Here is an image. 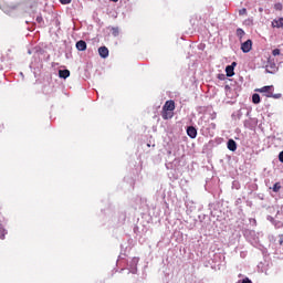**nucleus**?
<instances>
[{"label":"nucleus","instance_id":"4","mask_svg":"<svg viewBox=\"0 0 283 283\" xmlns=\"http://www.w3.org/2000/svg\"><path fill=\"white\" fill-rule=\"evenodd\" d=\"M98 54L102 59H107V56H109V49H107V46H101L98 49Z\"/></svg>","mask_w":283,"mask_h":283},{"label":"nucleus","instance_id":"23","mask_svg":"<svg viewBox=\"0 0 283 283\" xmlns=\"http://www.w3.org/2000/svg\"><path fill=\"white\" fill-rule=\"evenodd\" d=\"M36 23H43V17L38 15L36 17Z\"/></svg>","mask_w":283,"mask_h":283},{"label":"nucleus","instance_id":"12","mask_svg":"<svg viewBox=\"0 0 283 283\" xmlns=\"http://www.w3.org/2000/svg\"><path fill=\"white\" fill-rule=\"evenodd\" d=\"M6 235H8V230L0 223V240H6Z\"/></svg>","mask_w":283,"mask_h":283},{"label":"nucleus","instance_id":"16","mask_svg":"<svg viewBox=\"0 0 283 283\" xmlns=\"http://www.w3.org/2000/svg\"><path fill=\"white\" fill-rule=\"evenodd\" d=\"M281 189H282V185H280V182H276L274 184L272 191H274V193H277Z\"/></svg>","mask_w":283,"mask_h":283},{"label":"nucleus","instance_id":"7","mask_svg":"<svg viewBox=\"0 0 283 283\" xmlns=\"http://www.w3.org/2000/svg\"><path fill=\"white\" fill-rule=\"evenodd\" d=\"M276 70H277V66L275 65V63H272V61L269 60L266 64V72H269L270 74H273Z\"/></svg>","mask_w":283,"mask_h":283},{"label":"nucleus","instance_id":"21","mask_svg":"<svg viewBox=\"0 0 283 283\" xmlns=\"http://www.w3.org/2000/svg\"><path fill=\"white\" fill-rule=\"evenodd\" d=\"M274 9L281 11L282 10V3H280V2L275 3Z\"/></svg>","mask_w":283,"mask_h":283},{"label":"nucleus","instance_id":"11","mask_svg":"<svg viewBox=\"0 0 283 283\" xmlns=\"http://www.w3.org/2000/svg\"><path fill=\"white\" fill-rule=\"evenodd\" d=\"M272 28H283V18L272 21Z\"/></svg>","mask_w":283,"mask_h":283},{"label":"nucleus","instance_id":"5","mask_svg":"<svg viewBox=\"0 0 283 283\" xmlns=\"http://www.w3.org/2000/svg\"><path fill=\"white\" fill-rule=\"evenodd\" d=\"M161 117L164 118V120H169V118H174V112L163 108Z\"/></svg>","mask_w":283,"mask_h":283},{"label":"nucleus","instance_id":"30","mask_svg":"<svg viewBox=\"0 0 283 283\" xmlns=\"http://www.w3.org/2000/svg\"><path fill=\"white\" fill-rule=\"evenodd\" d=\"M259 11H260V12H262V8H261V9H259Z\"/></svg>","mask_w":283,"mask_h":283},{"label":"nucleus","instance_id":"27","mask_svg":"<svg viewBox=\"0 0 283 283\" xmlns=\"http://www.w3.org/2000/svg\"><path fill=\"white\" fill-rule=\"evenodd\" d=\"M0 132H3V124H0Z\"/></svg>","mask_w":283,"mask_h":283},{"label":"nucleus","instance_id":"9","mask_svg":"<svg viewBox=\"0 0 283 283\" xmlns=\"http://www.w3.org/2000/svg\"><path fill=\"white\" fill-rule=\"evenodd\" d=\"M228 149L230 151H235V149H238V144L235 143V140L233 139L228 140Z\"/></svg>","mask_w":283,"mask_h":283},{"label":"nucleus","instance_id":"6","mask_svg":"<svg viewBox=\"0 0 283 283\" xmlns=\"http://www.w3.org/2000/svg\"><path fill=\"white\" fill-rule=\"evenodd\" d=\"M76 49L80 52H85L87 50V43L83 40H80L78 42H76Z\"/></svg>","mask_w":283,"mask_h":283},{"label":"nucleus","instance_id":"1","mask_svg":"<svg viewBox=\"0 0 283 283\" xmlns=\"http://www.w3.org/2000/svg\"><path fill=\"white\" fill-rule=\"evenodd\" d=\"M241 50L244 54H249L250 50H253V41L247 40L241 44Z\"/></svg>","mask_w":283,"mask_h":283},{"label":"nucleus","instance_id":"24","mask_svg":"<svg viewBox=\"0 0 283 283\" xmlns=\"http://www.w3.org/2000/svg\"><path fill=\"white\" fill-rule=\"evenodd\" d=\"M279 160L280 163H283V150L279 154Z\"/></svg>","mask_w":283,"mask_h":283},{"label":"nucleus","instance_id":"3","mask_svg":"<svg viewBox=\"0 0 283 283\" xmlns=\"http://www.w3.org/2000/svg\"><path fill=\"white\" fill-rule=\"evenodd\" d=\"M274 87L273 85L270 86H263L261 88L255 90V92H259L260 94H272Z\"/></svg>","mask_w":283,"mask_h":283},{"label":"nucleus","instance_id":"29","mask_svg":"<svg viewBox=\"0 0 283 283\" xmlns=\"http://www.w3.org/2000/svg\"><path fill=\"white\" fill-rule=\"evenodd\" d=\"M112 1H114L116 3L118 0H112Z\"/></svg>","mask_w":283,"mask_h":283},{"label":"nucleus","instance_id":"20","mask_svg":"<svg viewBox=\"0 0 283 283\" xmlns=\"http://www.w3.org/2000/svg\"><path fill=\"white\" fill-rule=\"evenodd\" d=\"M239 14L240 17H244V14H247V8H242L241 10H239Z\"/></svg>","mask_w":283,"mask_h":283},{"label":"nucleus","instance_id":"28","mask_svg":"<svg viewBox=\"0 0 283 283\" xmlns=\"http://www.w3.org/2000/svg\"><path fill=\"white\" fill-rule=\"evenodd\" d=\"M219 78H224V75H219Z\"/></svg>","mask_w":283,"mask_h":283},{"label":"nucleus","instance_id":"15","mask_svg":"<svg viewBox=\"0 0 283 283\" xmlns=\"http://www.w3.org/2000/svg\"><path fill=\"white\" fill-rule=\"evenodd\" d=\"M111 32H112L113 36H118V34H120V30L118 29V27H113L111 29Z\"/></svg>","mask_w":283,"mask_h":283},{"label":"nucleus","instance_id":"17","mask_svg":"<svg viewBox=\"0 0 283 283\" xmlns=\"http://www.w3.org/2000/svg\"><path fill=\"white\" fill-rule=\"evenodd\" d=\"M268 98H282V94L277 93V94H266L265 95Z\"/></svg>","mask_w":283,"mask_h":283},{"label":"nucleus","instance_id":"10","mask_svg":"<svg viewBox=\"0 0 283 283\" xmlns=\"http://www.w3.org/2000/svg\"><path fill=\"white\" fill-rule=\"evenodd\" d=\"M59 76L60 78H70V70H60Z\"/></svg>","mask_w":283,"mask_h":283},{"label":"nucleus","instance_id":"18","mask_svg":"<svg viewBox=\"0 0 283 283\" xmlns=\"http://www.w3.org/2000/svg\"><path fill=\"white\" fill-rule=\"evenodd\" d=\"M237 36H239V39H242V36H244V30L237 29Z\"/></svg>","mask_w":283,"mask_h":283},{"label":"nucleus","instance_id":"13","mask_svg":"<svg viewBox=\"0 0 283 283\" xmlns=\"http://www.w3.org/2000/svg\"><path fill=\"white\" fill-rule=\"evenodd\" d=\"M233 66H227L226 67V74H227V76H229V77H231V76H233L234 74H235V72H233Z\"/></svg>","mask_w":283,"mask_h":283},{"label":"nucleus","instance_id":"25","mask_svg":"<svg viewBox=\"0 0 283 283\" xmlns=\"http://www.w3.org/2000/svg\"><path fill=\"white\" fill-rule=\"evenodd\" d=\"M242 283H253L249 277L242 280Z\"/></svg>","mask_w":283,"mask_h":283},{"label":"nucleus","instance_id":"8","mask_svg":"<svg viewBox=\"0 0 283 283\" xmlns=\"http://www.w3.org/2000/svg\"><path fill=\"white\" fill-rule=\"evenodd\" d=\"M187 135L189 136V138H196V136H198V130L196 129V127L189 126L187 128Z\"/></svg>","mask_w":283,"mask_h":283},{"label":"nucleus","instance_id":"22","mask_svg":"<svg viewBox=\"0 0 283 283\" xmlns=\"http://www.w3.org/2000/svg\"><path fill=\"white\" fill-rule=\"evenodd\" d=\"M273 56H280V49H274L272 51Z\"/></svg>","mask_w":283,"mask_h":283},{"label":"nucleus","instance_id":"14","mask_svg":"<svg viewBox=\"0 0 283 283\" xmlns=\"http://www.w3.org/2000/svg\"><path fill=\"white\" fill-rule=\"evenodd\" d=\"M260 94H258V93H254L253 95H252V103H254V105H260Z\"/></svg>","mask_w":283,"mask_h":283},{"label":"nucleus","instance_id":"19","mask_svg":"<svg viewBox=\"0 0 283 283\" xmlns=\"http://www.w3.org/2000/svg\"><path fill=\"white\" fill-rule=\"evenodd\" d=\"M60 3H62V6H67L72 3V0H60Z\"/></svg>","mask_w":283,"mask_h":283},{"label":"nucleus","instance_id":"2","mask_svg":"<svg viewBox=\"0 0 283 283\" xmlns=\"http://www.w3.org/2000/svg\"><path fill=\"white\" fill-rule=\"evenodd\" d=\"M163 108L166 109V112H174V109H176V102L171 99L167 101L163 106Z\"/></svg>","mask_w":283,"mask_h":283},{"label":"nucleus","instance_id":"26","mask_svg":"<svg viewBox=\"0 0 283 283\" xmlns=\"http://www.w3.org/2000/svg\"><path fill=\"white\" fill-rule=\"evenodd\" d=\"M235 65H238V63L232 62V64H231L230 66H232V67H233V70H235Z\"/></svg>","mask_w":283,"mask_h":283}]
</instances>
